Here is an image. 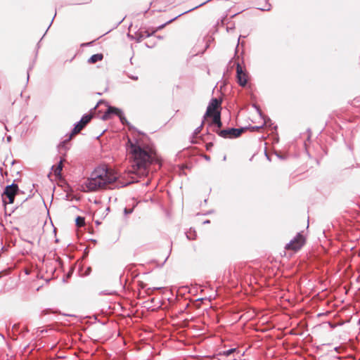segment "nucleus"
Listing matches in <instances>:
<instances>
[{
    "label": "nucleus",
    "mask_w": 360,
    "mask_h": 360,
    "mask_svg": "<svg viewBox=\"0 0 360 360\" xmlns=\"http://www.w3.org/2000/svg\"><path fill=\"white\" fill-rule=\"evenodd\" d=\"M221 99L217 98H212L204 115V120L215 116L217 113L221 114Z\"/></svg>",
    "instance_id": "3"
},
{
    "label": "nucleus",
    "mask_w": 360,
    "mask_h": 360,
    "mask_svg": "<svg viewBox=\"0 0 360 360\" xmlns=\"http://www.w3.org/2000/svg\"><path fill=\"white\" fill-rule=\"evenodd\" d=\"M127 153L131 162V172L138 175H143L146 173L148 167L153 163L160 165V159L155 149L150 145L145 144L139 140H129L127 144Z\"/></svg>",
    "instance_id": "1"
},
{
    "label": "nucleus",
    "mask_w": 360,
    "mask_h": 360,
    "mask_svg": "<svg viewBox=\"0 0 360 360\" xmlns=\"http://www.w3.org/2000/svg\"><path fill=\"white\" fill-rule=\"evenodd\" d=\"M53 173L56 176H60L63 169V160H60L58 165L53 167Z\"/></svg>",
    "instance_id": "12"
},
{
    "label": "nucleus",
    "mask_w": 360,
    "mask_h": 360,
    "mask_svg": "<svg viewBox=\"0 0 360 360\" xmlns=\"http://www.w3.org/2000/svg\"><path fill=\"white\" fill-rule=\"evenodd\" d=\"M92 115H85L81 120L75 125L68 140L63 141V144L70 141L73 136L79 134L92 119Z\"/></svg>",
    "instance_id": "6"
},
{
    "label": "nucleus",
    "mask_w": 360,
    "mask_h": 360,
    "mask_svg": "<svg viewBox=\"0 0 360 360\" xmlns=\"http://www.w3.org/2000/svg\"><path fill=\"white\" fill-rule=\"evenodd\" d=\"M212 119L211 124H215L217 127V129L220 130L222 127V122L221 121V114H217L215 116L211 117Z\"/></svg>",
    "instance_id": "10"
},
{
    "label": "nucleus",
    "mask_w": 360,
    "mask_h": 360,
    "mask_svg": "<svg viewBox=\"0 0 360 360\" xmlns=\"http://www.w3.org/2000/svg\"><path fill=\"white\" fill-rule=\"evenodd\" d=\"M214 144L212 142L206 143V149L207 150H210L213 147Z\"/></svg>",
    "instance_id": "19"
},
{
    "label": "nucleus",
    "mask_w": 360,
    "mask_h": 360,
    "mask_svg": "<svg viewBox=\"0 0 360 360\" xmlns=\"http://www.w3.org/2000/svg\"><path fill=\"white\" fill-rule=\"evenodd\" d=\"M236 77L241 86H245L247 84L249 78L248 74L239 63L236 67Z\"/></svg>",
    "instance_id": "8"
},
{
    "label": "nucleus",
    "mask_w": 360,
    "mask_h": 360,
    "mask_svg": "<svg viewBox=\"0 0 360 360\" xmlns=\"http://www.w3.org/2000/svg\"><path fill=\"white\" fill-rule=\"evenodd\" d=\"M244 129L231 128L227 129L219 130L214 129V131L217 133L219 136L224 139H233L239 137L241 134L243 132Z\"/></svg>",
    "instance_id": "7"
},
{
    "label": "nucleus",
    "mask_w": 360,
    "mask_h": 360,
    "mask_svg": "<svg viewBox=\"0 0 360 360\" xmlns=\"http://www.w3.org/2000/svg\"><path fill=\"white\" fill-rule=\"evenodd\" d=\"M18 186L15 184L7 186L2 195L3 201L5 204H11L14 202L15 195L18 191Z\"/></svg>",
    "instance_id": "5"
},
{
    "label": "nucleus",
    "mask_w": 360,
    "mask_h": 360,
    "mask_svg": "<svg viewBox=\"0 0 360 360\" xmlns=\"http://www.w3.org/2000/svg\"><path fill=\"white\" fill-rule=\"evenodd\" d=\"M84 224H85V221H84V217H77L76 218V225L78 227H82V226H84Z\"/></svg>",
    "instance_id": "13"
},
{
    "label": "nucleus",
    "mask_w": 360,
    "mask_h": 360,
    "mask_svg": "<svg viewBox=\"0 0 360 360\" xmlns=\"http://www.w3.org/2000/svg\"><path fill=\"white\" fill-rule=\"evenodd\" d=\"M122 111L115 107L109 106L107 110L103 114L102 119L103 120H108L111 118L112 115H115L117 116L121 115Z\"/></svg>",
    "instance_id": "9"
},
{
    "label": "nucleus",
    "mask_w": 360,
    "mask_h": 360,
    "mask_svg": "<svg viewBox=\"0 0 360 360\" xmlns=\"http://www.w3.org/2000/svg\"><path fill=\"white\" fill-rule=\"evenodd\" d=\"M236 351V349H230L229 350L223 352L221 354L224 356H229Z\"/></svg>",
    "instance_id": "16"
},
{
    "label": "nucleus",
    "mask_w": 360,
    "mask_h": 360,
    "mask_svg": "<svg viewBox=\"0 0 360 360\" xmlns=\"http://www.w3.org/2000/svg\"><path fill=\"white\" fill-rule=\"evenodd\" d=\"M118 117H120V121L122 122V124H125L127 123V120L126 118L122 115V113L121 112V115H118Z\"/></svg>",
    "instance_id": "18"
},
{
    "label": "nucleus",
    "mask_w": 360,
    "mask_h": 360,
    "mask_svg": "<svg viewBox=\"0 0 360 360\" xmlns=\"http://www.w3.org/2000/svg\"><path fill=\"white\" fill-rule=\"evenodd\" d=\"M204 122L205 121H203L201 124V125L200 127H198L194 131V135L195 136H198V134H199L200 133V131H202V128H203V125H204Z\"/></svg>",
    "instance_id": "15"
},
{
    "label": "nucleus",
    "mask_w": 360,
    "mask_h": 360,
    "mask_svg": "<svg viewBox=\"0 0 360 360\" xmlns=\"http://www.w3.org/2000/svg\"><path fill=\"white\" fill-rule=\"evenodd\" d=\"M144 35L143 37H145V38L149 37L151 34L155 32V31H153L152 33H150L148 30L142 31Z\"/></svg>",
    "instance_id": "17"
},
{
    "label": "nucleus",
    "mask_w": 360,
    "mask_h": 360,
    "mask_svg": "<svg viewBox=\"0 0 360 360\" xmlns=\"http://www.w3.org/2000/svg\"><path fill=\"white\" fill-rule=\"evenodd\" d=\"M131 211H132L131 210H130L127 211V209H125V212H126V213H131Z\"/></svg>",
    "instance_id": "20"
},
{
    "label": "nucleus",
    "mask_w": 360,
    "mask_h": 360,
    "mask_svg": "<svg viewBox=\"0 0 360 360\" xmlns=\"http://www.w3.org/2000/svg\"><path fill=\"white\" fill-rule=\"evenodd\" d=\"M143 33L142 32V31H140L137 33H136V41H142L143 39H145V37H143Z\"/></svg>",
    "instance_id": "14"
},
{
    "label": "nucleus",
    "mask_w": 360,
    "mask_h": 360,
    "mask_svg": "<svg viewBox=\"0 0 360 360\" xmlns=\"http://www.w3.org/2000/svg\"><path fill=\"white\" fill-rule=\"evenodd\" d=\"M305 241V237L299 233L289 243L286 244L285 249L296 252L302 248Z\"/></svg>",
    "instance_id": "4"
},
{
    "label": "nucleus",
    "mask_w": 360,
    "mask_h": 360,
    "mask_svg": "<svg viewBox=\"0 0 360 360\" xmlns=\"http://www.w3.org/2000/svg\"><path fill=\"white\" fill-rule=\"evenodd\" d=\"M103 58V55L102 53H97V54H94L93 56H91L89 60H88V62L89 63H96V62L98 61H101L102 60Z\"/></svg>",
    "instance_id": "11"
},
{
    "label": "nucleus",
    "mask_w": 360,
    "mask_h": 360,
    "mask_svg": "<svg viewBox=\"0 0 360 360\" xmlns=\"http://www.w3.org/2000/svg\"><path fill=\"white\" fill-rule=\"evenodd\" d=\"M118 176L111 168L105 166L98 167L91 173L82 186L84 192L96 191L103 188H112Z\"/></svg>",
    "instance_id": "2"
}]
</instances>
